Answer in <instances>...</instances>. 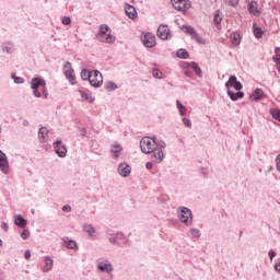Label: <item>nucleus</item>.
<instances>
[{
    "label": "nucleus",
    "mask_w": 280,
    "mask_h": 280,
    "mask_svg": "<svg viewBox=\"0 0 280 280\" xmlns=\"http://www.w3.org/2000/svg\"><path fill=\"white\" fill-rule=\"evenodd\" d=\"M98 270H101L102 272H112L113 270V265L108 264V262H100L97 266Z\"/></svg>",
    "instance_id": "nucleus-21"
},
{
    "label": "nucleus",
    "mask_w": 280,
    "mask_h": 280,
    "mask_svg": "<svg viewBox=\"0 0 280 280\" xmlns=\"http://www.w3.org/2000/svg\"><path fill=\"white\" fill-rule=\"evenodd\" d=\"M183 124L186 128H191V120L189 118H183Z\"/></svg>",
    "instance_id": "nucleus-38"
},
{
    "label": "nucleus",
    "mask_w": 280,
    "mask_h": 280,
    "mask_svg": "<svg viewBox=\"0 0 280 280\" xmlns=\"http://www.w3.org/2000/svg\"><path fill=\"white\" fill-rule=\"evenodd\" d=\"M275 270L276 272H280V259L275 264Z\"/></svg>",
    "instance_id": "nucleus-43"
},
{
    "label": "nucleus",
    "mask_w": 280,
    "mask_h": 280,
    "mask_svg": "<svg viewBox=\"0 0 280 280\" xmlns=\"http://www.w3.org/2000/svg\"><path fill=\"white\" fill-rule=\"evenodd\" d=\"M177 58L187 59L189 58V52L186 49H179L177 51Z\"/></svg>",
    "instance_id": "nucleus-29"
},
{
    "label": "nucleus",
    "mask_w": 280,
    "mask_h": 280,
    "mask_svg": "<svg viewBox=\"0 0 280 280\" xmlns=\"http://www.w3.org/2000/svg\"><path fill=\"white\" fill-rule=\"evenodd\" d=\"M176 106H177L180 115H183V116L187 115V108H185V106L183 104H180L179 101H176Z\"/></svg>",
    "instance_id": "nucleus-30"
},
{
    "label": "nucleus",
    "mask_w": 280,
    "mask_h": 280,
    "mask_svg": "<svg viewBox=\"0 0 280 280\" xmlns=\"http://www.w3.org/2000/svg\"><path fill=\"white\" fill-rule=\"evenodd\" d=\"M82 100H84V102H89L90 104H93V102H95V98L86 93H84L83 91H79Z\"/></svg>",
    "instance_id": "nucleus-26"
},
{
    "label": "nucleus",
    "mask_w": 280,
    "mask_h": 280,
    "mask_svg": "<svg viewBox=\"0 0 280 280\" xmlns=\"http://www.w3.org/2000/svg\"><path fill=\"white\" fill-rule=\"evenodd\" d=\"M105 89L107 90V91H115L116 89H117V84H115L114 82H107L106 84H105Z\"/></svg>",
    "instance_id": "nucleus-34"
},
{
    "label": "nucleus",
    "mask_w": 280,
    "mask_h": 280,
    "mask_svg": "<svg viewBox=\"0 0 280 280\" xmlns=\"http://www.w3.org/2000/svg\"><path fill=\"white\" fill-rule=\"evenodd\" d=\"M24 257H25V259H30V257H32V253L30 250H26L24 253Z\"/></svg>",
    "instance_id": "nucleus-45"
},
{
    "label": "nucleus",
    "mask_w": 280,
    "mask_h": 280,
    "mask_svg": "<svg viewBox=\"0 0 280 280\" xmlns=\"http://www.w3.org/2000/svg\"><path fill=\"white\" fill-rule=\"evenodd\" d=\"M254 102H260L261 97H264V90L257 88L252 94Z\"/></svg>",
    "instance_id": "nucleus-20"
},
{
    "label": "nucleus",
    "mask_w": 280,
    "mask_h": 280,
    "mask_svg": "<svg viewBox=\"0 0 280 280\" xmlns=\"http://www.w3.org/2000/svg\"><path fill=\"white\" fill-rule=\"evenodd\" d=\"M231 40H232V44L237 47V45H240V43L242 42V37H240V34L237 33H232L231 34Z\"/></svg>",
    "instance_id": "nucleus-25"
},
{
    "label": "nucleus",
    "mask_w": 280,
    "mask_h": 280,
    "mask_svg": "<svg viewBox=\"0 0 280 280\" xmlns=\"http://www.w3.org/2000/svg\"><path fill=\"white\" fill-rule=\"evenodd\" d=\"M173 8L178 12H187L191 8V1L189 0H171Z\"/></svg>",
    "instance_id": "nucleus-6"
},
{
    "label": "nucleus",
    "mask_w": 280,
    "mask_h": 280,
    "mask_svg": "<svg viewBox=\"0 0 280 280\" xmlns=\"http://www.w3.org/2000/svg\"><path fill=\"white\" fill-rule=\"evenodd\" d=\"M63 245L66 246V248L70 249L78 248V243L69 238H63Z\"/></svg>",
    "instance_id": "nucleus-23"
},
{
    "label": "nucleus",
    "mask_w": 280,
    "mask_h": 280,
    "mask_svg": "<svg viewBox=\"0 0 280 280\" xmlns=\"http://www.w3.org/2000/svg\"><path fill=\"white\" fill-rule=\"evenodd\" d=\"M269 113L272 116V118L276 119V121L280 122V110L279 109L271 108Z\"/></svg>",
    "instance_id": "nucleus-28"
},
{
    "label": "nucleus",
    "mask_w": 280,
    "mask_h": 280,
    "mask_svg": "<svg viewBox=\"0 0 280 280\" xmlns=\"http://www.w3.org/2000/svg\"><path fill=\"white\" fill-rule=\"evenodd\" d=\"M182 30L183 32H185V34H190V36H194L196 34V31L191 28V26H183Z\"/></svg>",
    "instance_id": "nucleus-31"
},
{
    "label": "nucleus",
    "mask_w": 280,
    "mask_h": 280,
    "mask_svg": "<svg viewBox=\"0 0 280 280\" xmlns=\"http://www.w3.org/2000/svg\"><path fill=\"white\" fill-rule=\"evenodd\" d=\"M158 37H160L161 40H168V38H172V35L170 34V26L160 25L158 28Z\"/></svg>",
    "instance_id": "nucleus-10"
},
{
    "label": "nucleus",
    "mask_w": 280,
    "mask_h": 280,
    "mask_svg": "<svg viewBox=\"0 0 280 280\" xmlns=\"http://www.w3.org/2000/svg\"><path fill=\"white\" fill-rule=\"evenodd\" d=\"M130 172H131V168H130V165L126 164V163H121L119 166H118V173L120 176H124L126 178V176H130Z\"/></svg>",
    "instance_id": "nucleus-13"
},
{
    "label": "nucleus",
    "mask_w": 280,
    "mask_h": 280,
    "mask_svg": "<svg viewBox=\"0 0 280 280\" xmlns=\"http://www.w3.org/2000/svg\"><path fill=\"white\" fill-rule=\"evenodd\" d=\"M225 89L228 91V96L232 102H237V100H244V85L242 82L237 81V77L231 75L225 83Z\"/></svg>",
    "instance_id": "nucleus-2"
},
{
    "label": "nucleus",
    "mask_w": 280,
    "mask_h": 280,
    "mask_svg": "<svg viewBox=\"0 0 280 280\" xmlns=\"http://www.w3.org/2000/svg\"><path fill=\"white\" fill-rule=\"evenodd\" d=\"M61 21L63 25H71V18L69 16H65Z\"/></svg>",
    "instance_id": "nucleus-40"
},
{
    "label": "nucleus",
    "mask_w": 280,
    "mask_h": 280,
    "mask_svg": "<svg viewBox=\"0 0 280 280\" xmlns=\"http://www.w3.org/2000/svg\"><path fill=\"white\" fill-rule=\"evenodd\" d=\"M21 237L22 240H27V237H30V231L23 230V232L21 233Z\"/></svg>",
    "instance_id": "nucleus-39"
},
{
    "label": "nucleus",
    "mask_w": 280,
    "mask_h": 280,
    "mask_svg": "<svg viewBox=\"0 0 280 280\" xmlns=\"http://www.w3.org/2000/svg\"><path fill=\"white\" fill-rule=\"evenodd\" d=\"M14 82L15 84H23V82L25 81L23 80V78H14Z\"/></svg>",
    "instance_id": "nucleus-42"
},
{
    "label": "nucleus",
    "mask_w": 280,
    "mask_h": 280,
    "mask_svg": "<svg viewBox=\"0 0 280 280\" xmlns=\"http://www.w3.org/2000/svg\"><path fill=\"white\" fill-rule=\"evenodd\" d=\"M84 231L88 232V235H95V228H92L91 225H85Z\"/></svg>",
    "instance_id": "nucleus-35"
},
{
    "label": "nucleus",
    "mask_w": 280,
    "mask_h": 280,
    "mask_svg": "<svg viewBox=\"0 0 280 280\" xmlns=\"http://www.w3.org/2000/svg\"><path fill=\"white\" fill-rule=\"evenodd\" d=\"M44 264H45L43 267L44 272H49V270L54 268V260L49 256L45 257Z\"/></svg>",
    "instance_id": "nucleus-18"
},
{
    "label": "nucleus",
    "mask_w": 280,
    "mask_h": 280,
    "mask_svg": "<svg viewBox=\"0 0 280 280\" xmlns=\"http://www.w3.org/2000/svg\"><path fill=\"white\" fill-rule=\"evenodd\" d=\"M125 12L129 19H137V9H135V7L127 4L125 8Z\"/></svg>",
    "instance_id": "nucleus-16"
},
{
    "label": "nucleus",
    "mask_w": 280,
    "mask_h": 280,
    "mask_svg": "<svg viewBox=\"0 0 280 280\" xmlns=\"http://www.w3.org/2000/svg\"><path fill=\"white\" fill-rule=\"evenodd\" d=\"M32 89L35 97H40V91L44 97H47V91H45V80L40 78H35L32 80Z\"/></svg>",
    "instance_id": "nucleus-5"
},
{
    "label": "nucleus",
    "mask_w": 280,
    "mask_h": 280,
    "mask_svg": "<svg viewBox=\"0 0 280 280\" xmlns=\"http://www.w3.org/2000/svg\"><path fill=\"white\" fill-rule=\"evenodd\" d=\"M144 47H155L156 46V37L152 33H144L141 38Z\"/></svg>",
    "instance_id": "nucleus-9"
},
{
    "label": "nucleus",
    "mask_w": 280,
    "mask_h": 280,
    "mask_svg": "<svg viewBox=\"0 0 280 280\" xmlns=\"http://www.w3.org/2000/svg\"><path fill=\"white\" fill-rule=\"evenodd\" d=\"M272 60L276 62V65H280V57H277L276 55L272 57Z\"/></svg>",
    "instance_id": "nucleus-46"
},
{
    "label": "nucleus",
    "mask_w": 280,
    "mask_h": 280,
    "mask_svg": "<svg viewBox=\"0 0 280 280\" xmlns=\"http://www.w3.org/2000/svg\"><path fill=\"white\" fill-rule=\"evenodd\" d=\"M103 82H104V78L102 77V72L92 71L90 73V84L92 86H95V88L102 86Z\"/></svg>",
    "instance_id": "nucleus-7"
},
{
    "label": "nucleus",
    "mask_w": 280,
    "mask_h": 280,
    "mask_svg": "<svg viewBox=\"0 0 280 280\" xmlns=\"http://www.w3.org/2000/svg\"><path fill=\"white\" fill-rule=\"evenodd\" d=\"M268 257H269L270 261H272L275 259V257H277V252L273 249L269 250Z\"/></svg>",
    "instance_id": "nucleus-37"
},
{
    "label": "nucleus",
    "mask_w": 280,
    "mask_h": 280,
    "mask_svg": "<svg viewBox=\"0 0 280 280\" xmlns=\"http://www.w3.org/2000/svg\"><path fill=\"white\" fill-rule=\"evenodd\" d=\"M54 149H55L56 154H58V156H60L61 159H65V156H67V148L65 145H62L61 141L55 142Z\"/></svg>",
    "instance_id": "nucleus-11"
},
{
    "label": "nucleus",
    "mask_w": 280,
    "mask_h": 280,
    "mask_svg": "<svg viewBox=\"0 0 280 280\" xmlns=\"http://www.w3.org/2000/svg\"><path fill=\"white\" fill-rule=\"evenodd\" d=\"M140 150L143 154H152L153 163H161L163 161L165 154L161 150H156V140L151 137H144L140 141Z\"/></svg>",
    "instance_id": "nucleus-1"
},
{
    "label": "nucleus",
    "mask_w": 280,
    "mask_h": 280,
    "mask_svg": "<svg viewBox=\"0 0 280 280\" xmlns=\"http://www.w3.org/2000/svg\"><path fill=\"white\" fill-rule=\"evenodd\" d=\"M153 78H156L158 80H161L163 78V72L159 69H153L152 71Z\"/></svg>",
    "instance_id": "nucleus-32"
},
{
    "label": "nucleus",
    "mask_w": 280,
    "mask_h": 280,
    "mask_svg": "<svg viewBox=\"0 0 280 280\" xmlns=\"http://www.w3.org/2000/svg\"><path fill=\"white\" fill-rule=\"evenodd\" d=\"M177 217L179 221L186 226H190V224L194 222V214L187 207H179L177 210Z\"/></svg>",
    "instance_id": "nucleus-4"
},
{
    "label": "nucleus",
    "mask_w": 280,
    "mask_h": 280,
    "mask_svg": "<svg viewBox=\"0 0 280 280\" xmlns=\"http://www.w3.org/2000/svg\"><path fill=\"white\" fill-rule=\"evenodd\" d=\"M145 167H147V170H152V167H153L152 162H148V163L145 164Z\"/></svg>",
    "instance_id": "nucleus-50"
},
{
    "label": "nucleus",
    "mask_w": 280,
    "mask_h": 280,
    "mask_svg": "<svg viewBox=\"0 0 280 280\" xmlns=\"http://www.w3.org/2000/svg\"><path fill=\"white\" fill-rule=\"evenodd\" d=\"M275 54L278 58H280V47L275 48Z\"/></svg>",
    "instance_id": "nucleus-49"
},
{
    "label": "nucleus",
    "mask_w": 280,
    "mask_h": 280,
    "mask_svg": "<svg viewBox=\"0 0 280 280\" xmlns=\"http://www.w3.org/2000/svg\"><path fill=\"white\" fill-rule=\"evenodd\" d=\"M47 135H49L47 127H42L38 131V139L40 143H45L47 141Z\"/></svg>",
    "instance_id": "nucleus-17"
},
{
    "label": "nucleus",
    "mask_w": 280,
    "mask_h": 280,
    "mask_svg": "<svg viewBox=\"0 0 280 280\" xmlns=\"http://www.w3.org/2000/svg\"><path fill=\"white\" fill-rule=\"evenodd\" d=\"M213 23L217 27V30H222V12L220 10L215 11L213 16Z\"/></svg>",
    "instance_id": "nucleus-15"
},
{
    "label": "nucleus",
    "mask_w": 280,
    "mask_h": 280,
    "mask_svg": "<svg viewBox=\"0 0 280 280\" xmlns=\"http://www.w3.org/2000/svg\"><path fill=\"white\" fill-rule=\"evenodd\" d=\"M62 211H66V212L71 211V206H63Z\"/></svg>",
    "instance_id": "nucleus-48"
},
{
    "label": "nucleus",
    "mask_w": 280,
    "mask_h": 280,
    "mask_svg": "<svg viewBox=\"0 0 280 280\" xmlns=\"http://www.w3.org/2000/svg\"><path fill=\"white\" fill-rule=\"evenodd\" d=\"M96 38L100 43H108L109 45L115 43V37L113 36V34H110V27H108V25L106 24H102L100 26Z\"/></svg>",
    "instance_id": "nucleus-3"
},
{
    "label": "nucleus",
    "mask_w": 280,
    "mask_h": 280,
    "mask_svg": "<svg viewBox=\"0 0 280 280\" xmlns=\"http://www.w3.org/2000/svg\"><path fill=\"white\" fill-rule=\"evenodd\" d=\"M1 229H3V231H8L10 226L8 225V223H2Z\"/></svg>",
    "instance_id": "nucleus-47"
},
{
    "label": "nucleus",
    "mask_w": 280,
    "mask_h": 280,
    "mask_svg": "<svg viewBox=\"0 0 280 280\" xmlns=\"http://www.w3.org/2000/svg\"><path fill=\"white\" fill-rule=\"evenodd\" d=\"M225 2L228 3V5L235 8V5H237V3H240V0H225Z\"/></svg>",
    "instance_id": "nucleus-36"
},
{
    "label": "nucleus",
    "mask_w": 280,
    "mask_h": 280,
    "mask_svg": "<svg viewBox=\"0 0 280 280\" xmlns=\"http://www.w3.org/2000/svg\"><path fill=\"white\" fill-rule=\"evenodd\" d=\"M63 73L67 80H69L70 84H75V72L73 71V68H71L70 62L65 63Z\"/></svg>",
    "instance_id": "nucleus-8"
},
{
    "label": "nucleus",
    "mask_w": 280,
    "mask_h": 280,
    "mask_svg": "<svg viewBox=\"0 0 280 280\" xmlns=\"http://www.w3.org/2000/svg\"><path fill=\"white\" fill-rule=\"evenodd\" d=\"M8 156H5V153L0 151V170L1 172H8Z\"/></svg>",
    "instance_id": "nucleus-14"
},
{
    "label": "nucleus",
    "mask_w": 280,
    "mask_h": 280,
    "mask_svg": "<svg viewBox=\"0 0 280 280\" xmlns=\"http://www.w3.org/2000/svg\"><path fill=\"white\" fill-rule=\"evenodd\" d=\"M81 78L82 80H91V72H89V70H82L81 71Z\"/></svg>",
    "instance_id": "nucleus-33"
},
{
    "label": "nucleus",
    "mask_w": 280,
    "mask_h": 280,
    "mask_svg": "<svg viewBox=\"0 0 280 280\" xmlns=\"http://www.w3.org/2000/svg\"><path fill=\"white\" fill-rule=\"evenodd\" d=\"M277 70H278V73H280V63L277 65Z\"/></svg>",
    "instance_id": "nucleus-51"
},
{
    "label": "nucleus",
    "mask_w": 280,
    "mask_h": 280,
    "mask_svg": "<svg viewBox=\"0 0 280 280\" xmlns=\"http://www.w3.org/2000/svg\"><path fill=\"white\" fill-rule=\"evenodd\" d=\"M276 170L280 172V154H278L276 158Z\"/></svg>",
    "instance_id": "nucleus-41"
},
{
    "label": "nucleus",
    "mask_w": 280,
    "mask_h": 280,
    "mask_svg": "<svg viewBox=\"0 0 280 280\" xmlns=\"http://www.w3.org/2000/svg\"><path fill=\"white\" fill-rule=\"evenodd\" d=\"M14 224H16V226H20L21 229H25V226H27V220H25L23 215L18 214L15 215Z\"/></svg>",
    "instance_id": "nucleus-19"
},
{
    "label": "nucleus",
    "mask_w": 280,
    "mask_h": 280,
    "mask_svg": "<svg viewBox=\"0 0 280 280\" xmlns=\"http://www.w3.org/2000/svg\"><path fill=\"white\" fill-rule=\"evenodd\" d=\"M121 150H122V148L119 144H114L112 147V152H113L115 159H119V152H121Z\"/></svg>",
    "instance_id": "nucleus-27"
},
{
    "label": "nucleus",
    "mask_w": 280,
    "mask_h": 280,
    "mask_svg": "<svg viewBox=\"0 0 280 280\" xmlns=\"http://www.w3.org/2000/svg\"><path fill=\"white\" fill-rule=\"evenodd\" d=\"M253 33L255 38H262L264 36V30L261 27L257 26V24L253 25Z\"/></svg>",
    "instance_id": "nucleus-22"
},
{
    "label": "nucleus",
    "mask_w": 280,
    "mask_h": 280,
    "mask_svg": "<svg viewBox=\"0 0 280 280\" xmlns=\"http://www.w3.org/2000/svg\"><path fill=\"white\" fill-rule=\"evenodd\" d=\"M1 244H3V241H1V238H0V246H1Z\"/></svg>",
    "instance_id": "nucleus-52"
},
{
    "label": "nucleus",
    "mask_w": 280,
    "mask_h": 280,
    "mask_svg": "<svg viewBox=\"0 0 280 280\" xmlns=\"http://www.w3.org/2000/svg\"><path fill=\"white\" fill-rule=\"evenodd\" d=\"M247 10H248L249 14H253V16H259V14H261L259 9L257 8V1H255V0H252L248 3Z\"/></svg>",
    "instance_id": "nucleus-12"
},
{
    "label": "nucleus",
    "mask_w": 280,
    "mask_h": 280,
    "mask_svg": "<svg viewBox=\"0 0 280 280\" xmlns=\"http://www.w3.org/2000/svg\"><path fill=\"white\" fill-rule=\"evenodd\" d=\"M189 67L191 69H194L195 73L199 77V78H202V70L200 69V66H198V63L196 62H190L189 63Z\"/></svg>",
    "instance_id": "nucleus-24"
},
{
    "label": "nucleus",
    "mask_w": 280,
    "mask_h": 280,
    "mask_svg": "<svg viewBox=\"0 0 280 280\" xmlns=\"http://www.w3.org/2000/svg\"><path fill=\"white\" fill-rule=\"evenodd\" d=\"M192 235H194L195 237H200V231H198V230H192Z\"/></svg>",
    "instance_id": "nucleus-44"
}]
</instances>
